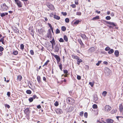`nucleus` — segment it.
I'll use <instances>...</instances> for the list:
<instances>
[{"instance_id":"1","label":"nucleus","mask_w":123,"mask_h":123,"mask_svg":"<svg viewBox=\"0 0 123 123\" xmlns=\"http://www.w3.org/2000/svg\"><path fill=\"white\" fill-rule=\"evenodd\" d=\"M111 71L110 70L109 68H105L104 72L106 75L108 76L111 73Z\"/></svg>"},{"instance_id":"2","label":"nucleus","mask_w":123,"mask_h":123,"mask_svg":"<svg viewBox=\"0 0 123 123\" xmlns=\"http://www.w3.org/2000/svg\"><path fill=\"white\" fill-rule=\"evenodd\" d=\"M67 102L68 103H74V101L72 98L68 97L67 99Z\"/></svg>"},{"instance_id":"3","label":"nucleus","mask_w":123,"mask_h":123,"mask_svg":"<svg viewBox=\"0 0 123 123\" xmlns=\"http://www.w3.org/2000/svg\"><path fill=\"white\" fill-rule=\"evenodd\" d=\"M8 9V7L6 6L5 3L3 4L1 6V9L2 10L6 11Z\"/></svg>"},{"instance_id":"4","label":"nucleus","mask_w":123,"mask_h":123,"mask_svg":"<svg viewBox=\"0 0 123 123\" xmlns=\"http://www.w3.org/2000/svg\"><path fill=\"white\" fill-rule=\"evenodd\" d=\"M60 46L58 44L56 45L54 48V51L55 52H58L60 48Z\"/></svg>"},{"instance_id":"5","label":"nucleus","mask_w":123,"mask_h":123,"mask_svg":"<svg viewBox=\"0 0 123 123\" xmlns=\"http://www.w3.org/2000/svg\"><path fill=\"white\" fill-rule=\"evenodd\" d=\"M111 109V107L108 105H106L105 107V111L108 112Z\"/></svg>"},{"instance_id":"6","label":"nucleus","mask_w":123,"mask_h":123,"mask_svg":"<svg viewBox=\"0 0 123 123\" xmlns=\"http://www.w3.org/2000/svg\"><path fill=\"white\" fill-rule=\"evenodd\" d=\"M52 55L56 59L57 62H59L60 61V59L58 55H55L54 54H52Z\"/></svg>"},{"instance_id":"7","label":"nucleus","mask_w":123,"mask_h":123,"mask_svg":"<svg viewBox=\"0 0 123 123\" xmlns=\"http://www.w3.org/2000/svg\"><path fill=\"white\" fill-rule=\"evenodd\" d=\"M56 112L58 114H60L62 113V110L60 109H57L55 110Z\"/></svg>"},{"instance_id":"8","label":"nucleus","mask_w":123,"mask_h":123,"mask_svg":"<svg viewBox=\"0 0 123 123\" xmlns=\"http://www.w3.org/2000/svg\"><path fill=\"white\" fill-rule=\"evenodd\" d=\"M30 111L29 108H27L25 109L24 111V113L27 115H28L30 113Z\"/></svg>"},{"instance_id":"9","label":"nucleus","mask_w":123,"mask_h":123,"mask_svg":"<svg viewBox=\"0 0 123 123\" xmlns=\"http://www.w3.org/2000/svg\"><path fill=\"white\" fill-rule=\"evenodd\" d=\"M47 6L50 9H51L53 10L54 9V6L50 4H48Z\"/></svg>"},{"instance_id":"10","label":"nucleus","mask_w":123,"mask_h":123,"mask_svg":"<svg viewBox=\"0 0 123 123\" xmlns=\"http://www.w3.org/2000/svg\"><path fill=\"white\" fill-rule=\"evenodd\" d=\"M18 6L19 7H21L22 6V4H21V2L18 0L16 2Z\"/></svg>"},{"instance_id":"11","label":"nucleus","mask_w":123,"mask_h":123,"mask_svg":"<svg viewBox=\"0 0 123 123\" xmlns=\"http://www.w3.org/2000/svg\"><path fill=\"white\" fill-rule=\"evenodd\" d=\"M106 22L107 24L113 26H116V25L114 23L107 21H106Z\"/></svg>"},{"instance_id":"12","label":"nucleus","mask_w":123,"mask_h":123,"mask_svg":"<svg viewBox=\"0 0 123 123\" xmlns=\"http://www.w3.org/2000/svg\"><path fill=\"white\" fill-rule=\"evenodd\" d=\"M106 121L107 123H113L114 122V120H113L110 119H106Z\"/></svg>"},{"instance_id":"13","label":"nucleus","mask_w":123,"mask_h":123,"mask_svg":"<svg viewBox=\"0 0 123 123\" xmlns=\"http://www.w3.org/2000/svg\"><path fill=\"white\" fill-rule=\"evenodd\" d=\"M50 42L51 43L52 45H55V42L53 38L51 41H50Z\"/></svg>"},{"instance_id":"14","label":"nucleus","mask_w":123,"mask_h":123,"mask_svg":"<svg viewBox=\"0 0 123 123\" xmlns=\"http://www.w3.org/2000/svg\"><path fill=\"white\" fill-rule=\"evenodd\" d=\"M74 109L73 107L70 106L69 108V110H68V111L71 112Z\"/></svg>"},{"instance_id":"15","label":"nucleus","mask_w":123,"mask_h":123,"mask_svg":"<svg viewBox=\"0 0 123 123\" xmlns=\"http://www.w3.org/2000/svg\"><path fill=\"white\" fill-rule=\"evenodd\" d=\"M81 36L82 38L86 40L87 39V38L86 37V35L84 34H82Z\"/></svg>"},{"instance_id":"16","label":"nucleus","mask_w":123,"mask_h":123,"mask_svg":"<svg viewBox=\"0 0 123 123\" xmlns=\"http://www.w3.org/2000/svg\"><path fill=\"white\" fill-rule=\"evenodd\" d=\"M115 54L116 57H118L119 56V52L118 50H116L115 51Z\"/></svg>"},{"instance_id":"17","label":"nucleus","mask_w":123,"mask_h":123,"mask_svg":"<svg viewBox=\"0 0 123 123\" xmlns=\"http://www.w3.org/2000/svg\"><path fill=\"white\" fill-rule=\"evenodd\" d=\"M77 64L79 65L81 62H82V59H80V58L77 60Z\"/></svg>"},{"instance_id":"18","label":"nucleus","mask_w":123,"mask_h":123,"mask_svg":"<svg viewBox=\"0 0 123 123\" xmlns=\"http://www.w3.org/2000/svg\"><path fill=\"white\" fill-rule=\"evenodd\" d=\"M72 57L73 58L77 60L79 59V57L78 56L74 55H72Z\"/></svg>"},{"instance_id":"19","label":"nucleus","mask_w":123,"mask_h":123,"mask_svg":"<svg viewBox=\"0 0 123 123\" xmlns=\"http://www.w3.org/2000/svg\"><path fill=\"white\" fill-rule=\"evenodd\" d=\"M89 50L90 52H92L94 51V47H92L89 49Z\"/></svg>"},{"instance_id":"20","label":"nucleus","mask_w":123,"mask_h":123,"mask_svg":"<svg viewBox=\"0 0 123 123\" xmlns=\"http://www.w3.org/2000/svg\"><path fill=\"white\" fill-rule=\"evenodd\" d=\"M99 18V16H96L92 18V20H96L98 19Z\"/></svg>"},{"instance_id":"21","label":"nucleus","mask_w":123,"mask_h":123,"mask_svg":"<svg viewBox=\"0 0 123 123\" xmlns=\"http://www.w3.org/2000/svg\"><path fill=\"white\" fill-rule=\"evenodd\" d=\"M37 80L38 81V82L39 83L41 82L40 80V76H38L37 77Z\"/></svg>"},{"instance_id":"22","label":"nucleus","mask_w":123,"mask_h":123,"mask_svg":"<svg viewBox=\"0 0 123 123\" xmlns=\"http://www.w3.org/2000/svg\"><path fill=\"white\" fill-rule=\"evenodd\" d=\"M114 50L113 49H111L109 51L108 53L109 54H111L113 53Z\"/></svg>"},{"instance_id":"23","label":"nucleus","mask_w":123,"mask_h":123,"mask_svg":"<svg viewBox=\"0 0 123 123\" xmlns=\"http://www.w3.org/2000/svg\"><path fill=\"white\" fill-rule=\"evenodd\" d=\"M54 18L57 20H59L60 19V17L57 15H55L54 16Z\"/></svg>"},{"instance_id":"24","label":"nucleus","mask_w":123,"mask_h":123,"mask_svg":"<svg viewBox=\"0 0 123 123\" xmlns=\"http://www.w3.org/2000/svg\"><path fill=\"white\" fill-rule=\"evenodd\" d=\"M22 79V77L21 76L19 75L17 77L18 80L19 81L21 80Z\"/></svg>"},{"instance_id":"25","label":"nucleus","mask_w":123,"mask_h":123,"mask_svg":"<svg viewBox=\"0 0 123 123\" xmlns=\"http://www.w3.org/2000/svg\"><path fill=\"white\" fill-rule=\"evenodd\" d=\"M119 108L120 112H121L123 109V106L122 105H121L119 106Z\"/></svg>"},{"instance_id":"26","label":"nucleus","mask_w":123,"mask_h":123,"mask_svg":"<svg viewBox=\"0 0 123 123\" xmlns=\"http://www.w3.org/2000/svg\"><path fill=\"white\" fill-rule=\"evenodd\" d=\"M64 39L67 42L68 41V38L66 35H64Z\"/></svg>"},{"instance_id":"27","label":"nucleus","mask_w":123,"mask_h":123,"mask_svg":"<svg viewBox=\"0 0 123 123\" xmlns=\"http://www.w3.org/2000/svg\"><path fill=\"white\" fill-rule=\"evenodd\" d=\"M97 106L96 104H94L92 105V108L94 109H97Z\"/></svg>"},{"instance_id":"28","label":"nucleus","mask_w":123,"mask_h":123,"mask_svg":"<svg viewBox=\"0 0 123 123\" xmlns=\"http://www.w3.org/2000/svg\"><path fill=\"white\" fill-rule=\"evenodd\" d=\"M47 37L48 38H51V35L50 32L48 34Z\"/></svg>"},{"instance_id":"29","label":"nucleus","mask_w":123,"mask_h":123,"mask_svg":"<svg viewBox=\"0 0 123 123\" xmlns=\"http://www.w3.org/2000/svg\"><path fill=\"white\" fill-rule=\"evenodd\" d=\"M61 29L63 31H65L66 30V28L64 26H63L62 27Z\"/></svg>"},{"instance_id":"30","label":"nucleus","mask_w":123,"mask_h":123,"mask_svg":"<svg viewBox=\"0 0 123 123\" xmlns=\"http://www.w3.org/2000/svg\"><path fill=\"white\" fill-rule=\"evenodd\" d=\"M78 41L79 42L80 44V45H83V43L82 42V41L80 39H78Z\"/></svg>"},{"instance_id":"31","label":"nucleus","mask_w":123,"mask_h":123,"mask_svg":"<svg viewBox=\"0 0 123 123\" xmlns=\"http://www.w3.org/2000/svg\"><path fill=\"white\" fill-rule=\"evenodd\" d=\"M33 98L32 97L30 98L29 99V100L30 102H32L33 100Z\"/></svg>"},{"instance_id":"32","label":"nucleus","mask_w":123,"mask_h":123,"mask_svg":"<svg viewBox=\"0 0 123 123\" xmlns=\"http://www.w3.org/2000/svg\"><path fill=\"white\" fill-rule=\"evenodd\" d=\"M29 31L30 32L31 31L32 32V33L31 34H32V33L34 32V31L32 29H31V27H30L29 28Z\"/></svg>"},{"instance_id":"33","label":"nucleus","mask_w":123,"mask_h":123,"mask_svg":"<svg viewBox=\"0 0 123 123\" xmlns=\"http://www.w3.org/2000/svg\"><path fill=\"white\" fill-rule=\"evenodd\" d=\"M49 60H48L45 63L44 65L43 66V67H44L46 65L48 64V63H49Z\"/></svg>"},{"instance_id":"34","label":"nucleus","mask_w":123,"mask_h":123,"mask_svg":"<svg viewBox=\"0 0 123 123\" xmlns=\"http://www.w3.org/2000/svg\"><path fill=\"white\" fill-rule=\"evenodd\" d=\"M107 93V92L106 91H104L102 93V95H103V96L105 97L106 96Z\"/></svg>"},{"instance_id":"35","label":"nucleus","mask_w":123,"mask_h":123,"mask_svg":"<svg viewBox=\"0 0 123 123\" xmlns=\"http://www.w3.org/2000/svg\"><path fill=\"white\" fill-rule=\"evenodd\" d=\"M60 33V30L58 29H57L55 31V33L56 34L59 33Z\"/></svg>"},{"instance_id":"36","label":"nucleus","mask_w":123,"mask_h":123,"mask_svg":"<svg viewBox=\"0 0 123 123\" xmlns=\"http://www.w3.org/2000/svg\"><path fill=\"white\" fill-rule=\"evenodd\" d=\"M26 92L27 93L29 94H31V91L29 90H27L26 91Z\"/></svg>"},{"instance_id":"37","label":"nucleus","mask_w":123,"mask_h":123,"mask_svg":"<svg viewBox=\"0 0 123 123\" xmlns=\"http://www.w3.org/2000/svg\"><path fill=\"white\" fill-rule=\"evenodd\" d=\"M111 18L110 16H107L105 18L107 20H109L111 19Z\"/></svg>"},{"instance_id":"38","label":"nucleus","mask_w":123,"mask_h":123,"mask_svg":"<svg viewBox=\"0 0 123 123\" xmlns=\"http://www.w3.org/2000/svg\"><path fill=\"white\" fill-rule=\"evenodd\" d=\"M117 111V110H112L111 111V113L112 114H114Z\"/></svg>"},{"instance_id":"39","label":"nucleus","mask_w":123,"mask_h":123,"mask_svg":"<svg viewBox=\"0 0 123 123\" xmlns=\"http://www.w3.org/2000/svg\"><path fill=\"white\" fill-rule=\"evenodd\" d=\"M65 21L66 22L68 23L69 22V19L68 18H66L65 19Z\"/></svg>"},{"instance_id":"40","label":"nucleus","mask_w":123,"mask_h":123,"mask_svg":"<svg viewBox=\"0 0 123 123\" xmlns=\"http://www.w3.org/2000/svg\"><path fill=\"white\" fill-rule=\"evenodd\" d=\"M110 48L108 47H107L105 49V51H107L110 50Z\"/></svg>"},{"instance_id":"41","label":"nucleus","mask_w":123,"mask_h":123,"mask_svg":"<svg viewBox=\"0 0 123 123\" xmlns=\"http://www.w3.org/2000/svg\"><path fill=\"white\" fill-rule=\"evenodd\" d=\"M13 54L15 55H17L18 54V52L16 51H15L13 52Z\"/></svg>"},{"instance_id":"42","label":"nucleus","mask_w":123,"mask_h":123,"mask_svg":"<svg viewBox=\"0 0 123 123\" xmlns=\"http://www.w3.org/2000/svg\"><path fill=\"white\" fill-rule=\"evenodd\" d=\"M84 114V112L83 111H81L80 112V115L82 117L83 116V114Z\"/></svg>"},{"instance_id":"43","label":"nucleus","mask_w":123,"mask_h":123,"mask_svg":"<svg viewBox=\"0 0 123 123\" xmlns=\"http://www.w3.org/2000/svg\"><path fill=\"white\" fill-rule=\"evenodd\" d=\"M101 62V61H98V63L96 64V65L98 66L99 65L100 63Z\"/></svg>"},{"instance_id":"44","label":"nucleus","mask_w":123,"mask_h":123,"mask_svg":"<svg viewBox=\"0 0 123 123\" xmlns=\"http://www.w3.org/2000/svg\"><path fill=\"white\" fill-rule=\"evenodd\" d=\"M63 72L64 73L66 74H67L68 73V71L67 70H63Z\"/></svg>"},{"instance_id":"45","label":"nucleus","mask_w":123,"mask_h":123,"mask_svg":"<svg viewBox=\"0 0 123 123\" xmlns=\"http://www.w3.org/2000/svg\"><path fill=\"white\" fill-rule=\"evenodd\" d=\"M81 14V13L80 12H77L76 13V15H80Z\"/></svg>"},{"instance_id":"46","label":"nucleus","mask_w":123,"mask_h":123,"mask_svg":"<svg viewBox=\"0 0 123 123\" xmlns=\"http://www.w3.org/2000/svg\"><path fill=\"white\" fill-rule=\"evenodd\" d=\"M84 117H86V118H87V116H88V114H87V112H85L84 113Z\"/></svg>"},{"instance_id":"47","label":"nucleus","mask_w":123,"mask_h":123,"mask_svg":"<svg viewBox=\"0 0 123 123\" xmlns=\"http://www.w3.org/2000/svg\"><path fill=\"white\" fill-rule=\"evenodd\" d=\"M60 42H64V40L62 38H60L59 40Z\"/></svg>"},{"instance_id":"48","label":"nucleus","mask_w":123,"mask_h":123,"mask_svg":"<svg viewBox=\"0 0 123 123\" xmlns=\"http://www.w3.org/2000/svg\"><path fill=\"white\" fill-rule=\"evenodd\" d=\"M30 53L31 55H34V52H33V51L32 50H30Z\"/></svg>"},{"instance_id":"49","label":"nucleus","mask_w":123,"mask_h":123,"mask_svg":"<svg viewBox=\"0 0 123 123\" xmlns=\"http://www.w3.org/2000/svg\"><path fill=\"white\" fill-rule=\"evenodd\" d=\"M80 22V21L79 20H77L75 21L74 23V24H78Z\"/></svg>"},{"instance_id":"50","label":"nucleus","mask_w":123,"mask_h":123,"mask_svg":"<svg viewBox=\"0 0 123 123\" xmlns=\"http://www.w3.org/2000/svg\"><path fill=\"white\" fill-rule=\"evenodd\" d=\"M4 50L3 48L1 46H0V51H2Z\"/></svg>"},{"instance_id":"51","label":"nucleus","mask_w":123,"mask_h":123,"mask_svg":"<svg viewBox=\"0 0 123 123\" xmlns=\"http://www.w3.org/2000/svg\"><path fill=\"white\" fill-rule=\"evenodd\" d=\"M77 78L78 80H80L81 79V76L79 75H77Z\"/></svg>"},{"instance_id":"52","label":"nucleus","mask_w":123,"mask_h":123,"mask_svg":"<svg viewBox=\"0 0 123 123\" xmlns=\"http://www.w3.org/2000/svg\"><path fill=\"white\" fill-rule=\"evenodd\" d=\"M89 84L91 86V87H92L93 86L94 83L93 82H89Z\"/></svg>"},{"instance_id":"53","label":"nucleus","mask_w":123,"mask_h":123,"mask_svg":"<svg viewBox=\"0 0 123 123\" xmlns=\"http://www.w3.org/2000/svg\"><path fill=\"white\" fill-rule=\"evenodd\" d=\"M48 25L49 26L50 28V29H52V28H53L52 27L51 25V24L49 23L48 24Z\"/></svg>"},{"instance_id":"54","label":"nucleus","mask_w":123,"mask_h":123,"mask_svg":"<svg viewBox=\"0 0 123 123\" xmlns=\"http://www.w3.org/2000/svg\"><path fill=\"white\" fill-rule=\"evenodd\" d=\"M62 14L64 16H66L67 15V13L66 12H62Z\"/></svg>"},{"instance_id":"55","label":"nucleus","mask_w":123,"mask_h":123,"mask_svg":"<svg viewBox=\"0 0 123 123\" xmlns=\"http://www.w3.org/2000/svg\"><path fill=\"white\" fill-rule=\"evenodd\" d=\"M1 17H3L5 16V13H1Z\"/></svg>"},{"instance_id":"56","label":"nucleus","mask_w":123,"mask_h":123,"mask_svg":"<svg viewBox=\"0 0 123 123\" xmlns=\"http://www.w3.org/2000/svg\"><path fill=\"white\" fill-rule=\"evenodd\" d=\"M58 105V103L57 102H56L55 103V105L56 106H57Z\"/></svg>"},{"instance_id":"57","label":"nucleus","mask_w":123,"mask_h":123,"mask_svg":"<svg viewBox=\"0 0 123 123\" xmlns=\"http://www.w3.org/2000/svg\"><path fill=\"white\" fill-rule=\"evenodd\" d=\"M15 29H14V31L15 32H18V30L16 28H15Z\"/></svg>"},{"instance_id":"58","label":"nucleus","mask_w":123,"mask_h":123,"mask_svg":"<svg viewBox=\"0 0 123 123\" xmlns=\"http://www.w3.org/2000/svg\"><path fill=\"white\" fill-rule=\"evenodd\" d=\"M59 67L61 70H62V64H60L59 65Z\"/></svg>"},{"instance_id":"59","label":"nucleus","mask_w":123,"mask_h":123,"mask_svg":"<svg viewBox=\"0 0 123 123\" xmlns=\"http://www.w3.org/2000/svg\"><path fill=\"white\" fill-rule=\"evenodd\" d=\"M71 6L73 8H75L76 7V6L75 4L72 5H71Z\"/></svg>"},{"instance_id":"60","label":"nucleus","mask_w":123,"mask_h":123,"mask_svg":"<svg viewBox=\"0 0 123 123\" xmlns=\"http://www.w3.org/2000/svg\"><path fill=\"white\" fill-rule=\"evenodd\" d=\"M7 95L9 97H10V92H8L7 93Z\"/></svg>"},{"instance_id":"61","label":"nucleus","mask_w":123,"mask_h":123,"mask_svg":"<svg viewBox=\"0 0 123 123\" xmlns=\"http://www.w3.org/2000/svg\"><path fill=\"white\" fill-rule=\"evenodd\" d=\"M20 48L22 49H23V44H22L21 45Z\"/></svg>"},{"instance_id":"62","label":"nucleus","mask_w":123,"mask_h":123,"mask_svg":"<svg viewBox=\"0 0 123 123\" xmlns=\"http://www.w3.org/2000/svg\"><path fill=\"white\" fill-rule=\"evenodd\" d=\"M5 106L7 107L8 108H9L10 107V105H5Z\"/></svg>"},{"instance_id":"63","label":"nucleus","mask_w":123,"mask_h":123,"mask_svg":"<svg viewBox=\"0 0 123 123\" xmlns=\"http://www.w3.org/2000/svg\"><path fill=\"white\" fill-rule=\"evenodd\" d=\"M24 1H25L26 2V4H27L29 3V1L28 0H24Z\"/></svg>"},{"instance_id":"64","label":"nucleus","mask_w":123,"mask_h":123,"mask_svg":"<svg viewBox=\"0 0 123 123\" xmlns=\"http://www.w3.org/2000/svg\"><path fill=\"white\" fill-rule=\"evenodd\" d=\"M103 63L105 64L106 65H107L108 64V62H106V61H104L103 62Z\"/></svg>"}]
</instances>
